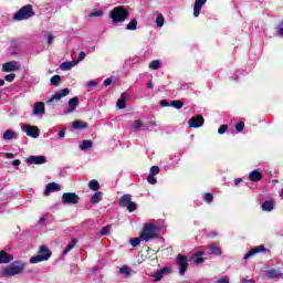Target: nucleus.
Listing matches in <instances>:
<instances>
[{
  "label": "nucleus",
  "mask_w": 283,
  "mask_h": 283,
  "mask_svg": "<svg viewBox=\"0 0 283 283\" xmlns=\"http://www.w3.org/2000/svg\"><path fill=\"white\" fill-rule=\"evenodd\" d=\"M158 67H160V61L155 60V61H151V62L149 63V69H150V70H158Z\"/></svg>",
  "instance_id": "nucleus-39"
},
{
  "label": "nucleus",
  "mask_w": 283,
  "mask_h": 283,
  "mask_svg": "<svg viewBox=\"0 0 283 283\" xmlns=\"http://www.w3.org/2000/svg\"><path fill=\"white\" fill-rule=\"evenodd\" d=\"M147 181L149 185H156V177L154 175H149Z\"/></svg>",
  "instance_id": "nucleus-52"
},
{
  "label": "nucleus",
  "mask_w": 283,
  "mask_h": 283,
  "mask_svg": "<svg viewBox=\"0 0 283 283\" xmlns=\"http://www.w3.org/2000/svg\"><path fill=\"white\" fill-rule=\"evenodd\" d=\"M249 179L252 181V182H260V180H262V172L260 170H252L250 174H249Z\"/></svg>",
  "instance_id": "nucleus-22"
},
{
  "label": "nucleus",
  "mask_w": 283,
  "mask_h": 283,
  "mask_svg": "<svg viewBox=\"0 0 283 283\" xmlns=\"http://www.w3.org/2000/svg\"><path fill=\"white\" fill-rule=\"evenodd\" d=\"M45 220H46L45 218H41L40 219V224H43V222H45Z\"/></svg>",
  "instance_id": "nucleus-64"
},
{
  "label": "nucleus",
  "mask_w": 283,
  "mask_h": 283,
  "mask_svg": "<svg viewBox=\"0 0 283 283\" xmlns=\"http://www.w3.org/2000/svg\"><path fill=\"white\" fill-rule=\"evenodd\" d=\"M23 269H25V266L22 263L18 265L6 266L0 271V277H14V275L23 273Z\"/></svg>",
  "instance_id": "nucleus-4"
},
{
  "label": "nucleus",
  "mask_w": 283,
  "mask_h": 283,
  "mask_svg": "<svg viewBox=\"0 0 283 283\" xmlns=\"http://www.w3.org/2000/svg\"><path fill=\"white\" fill-rule=\"evenodd\" d=\"M265 275L269 280H279V277H282V272H280L279 270L272 269V270H268L265 272Z\"/></svg>",
  "instance_id": "nucleus-20"
},
{
  "label": "nucleus",
  "mask_w": 283,
  "mask_h": 283,
  "mask_svg": "<svg viewBox=\"0 0 283 283\" xmlns=\"http://www.w3.org/2000/svg\"><path fill=\"white\" fill-rule=\"evenodd\" d=\"M214 283H230L229 282V276H221Z\"/></svg>",
  "instance_id": "nucleus-48"
},
{
  "label": "nucleus",
  "mask_w": 283,
  "mask_h": 283,
  "mask_svg": "<svg viewBox=\"0 0 283 283\" xmlns=\"http://www.w3.org/2000/svg\"><path fill=\"white\" fill-rule=\"evenodd\" d=\"M240 182H242V178H237V179L234 180L235 187H238V185H239Z\"/></svg>",
  "instance_id": "nucleus-61"
},
{
  "label": "nucleus",
  "mask_w": 283,
  "mask_h": 283,
  "mask_svg": "<svg viewBox=\"0 0 283 283\" xmlns=\"http://www.w3.org/2000/svg\"><path fill=\"white\" fill-rule=\"evenodd\" d=\"M119 207L128 209L129 213H134L138 206L132 201V195H124L119 199Z\"/></svg>",
  "instance_id": "nucleus-6"
},
{
  "label": "nucleus",
  "mask_w": 283,
  "mask_h": 283,
  "mask_svg": "<svg viewBox=\"0 0 283 283\" xmlns=\"http://www.w3.org/2000/svg\"><path fill=\"white\" fill-rule=\"evenodd\" d=\"M104 85H105V87H108V85H112V78H106L105 81H104Z\"/></svg>",
  "instance_id": "nucleus-58"
},
{
  "label": "nucleus",
  "mask_w": 283,
  "mask_h": 283,
  "mask_svg": "<svg viewBox=\"0 0 283 283\" xmlns=\"http://www.w3.org/2000/svg\"><path fill=\"white\" fill-rule=\"evenodd\" d=\"M57 137H59L60 140H63V138H65V130H60L57 133Z\"/></svg>",
  "instance_id": "nucleus-54"
},
{
  "label": "nucleus",
  "mask_w": 283,
  "mask_h": 283,
  "mask_svg": "<svg viewBox=\"0 0 283 283\" xmlns=\"http://www.w3.org/2000/svg\"><path fill=\"white\" fill-rule=\"evenodd\" d=\"M130 244L133 247H138V244H140V239H138V238L130 239Z\"/></svg>",
  "instance_id": "nucleus-50"
},
{
  "label": "nucleus",
  "mask_w": 283,
  "mask_h": 283,
  "mask_svg": "<svg viewBox=\"0 0 283 283\" xmlns=\"http://www.w3.org/2000/svg\"><path fill=\"white\" fill-rule=\"evenodd\" d=\"M150 125H151V127H156V125H158V124L156 123V120H150Z\"/></svg>",
  "instance_id": "nucleus-63"
},
{
  "label": "nucleus",
  "mask_w": 283,
  "mask_h": 283,
  "mask_svg": "<svg viewBox=\"0 0 283 283\" xmlns=\"http://www.w3.org/2000/svg\"><path fill=\"white\" fill-rule=\"evenodd\" d=\"M28 165H45L48 163V158L43 155L39 156H30L27 158Z\"/></svg>",
  "instance_id": "nucleus-11"
},
{
  "label": "nucleus",
  "mask_w": 283,
  "mask_h": 283,
  "mask_svg": "<svg viewBox=\"0 0 283 283\" xmlns=\"http://www.w3.org/2000/svg\"><path fill=\"white\" fill-rule=\"evenodd\" d=\"M81 198L76 192H64L62 195V205H78Z\"/></svg>",
  "instance_id": "nucleus-8"
},
{
  "label": "nucleus",
  "mask_w": 283,
  "mask_h": 283,
  "mask_svg": "<svg viewBox=\"0 0 283 283\" xmlns=\"http://www.w3.org/2000/svg\"><path fill=\"white\" fill-rule=\"evenodd\" d=\"M163 274L165 275L166 273H171V268H164L160 270Z\"/></svg>",
  "instance_id": "nucleus-57"
},
{
  "label": "nucleus",
  "mask_w": 283,
  "mask_h": 283,
  "mask_svg": "<svg viewBox=\"0 0 283 283\" xmlns=\"http://www.w3.org/2000/svg\"><path fill=\"white\" fill-rule=\"evenodd\" d=\"M203 199H205V201L206 202H209V203H211V202H213V195H211V193H206L205 196H203Z\"/></svg>",
  "instance_id": "nucleus-46"
},
{
  "label": "nucleus",
  "mask_w": 283,
  "mask_h": 283,
  "mask_svg": "<svg viewBox=\"0 0 283 283\" xmlns=\"http://www.w3.org/2000/svg\"><path fill=\"white\" fill-rule=\"evenodd\" d=\"M176 263L177 266H179V275H185V273H187V269L189 268V259L182 254H178Z\"/></svg>",
  "instance_id": "nucleus-7"
},
{
  "label": "nucleus",
  "mask_w": 283,
  "mask_h": 283,
  "mask_svg": "<svg viewBox=\"0 0 283 283\" xmlns=\"http://www.w3.org/2000/svg\"><path fill=\"white\" fill-rule=\"evenodd\" d=\"M34 17V10L32 9V4H27L22 7L14 15L15 21H25Z\"/></svg>",
  "instance_id": "nucleus-5"
},
{
  "label": "nucleus",
  "mask_w": 283,
  "mask_h": 283,
  "mask_svg": "<svg viewBox=\"0 0 283 283\" xmlns=\"http://www.w3.org/2000/svg\"><path fill=\"white\" fill-rule=\"evenodd\" d=\"M52 258V252L48 245H41L38 251V255L32 256L29 262L30 264H39V262H48Z\"/></svg>",
  "instance_id": "nucleus-1"
},
{
  "label": "nucleus",
  "mask_w": 283,
  "mask_h": 283,
  "mask_svg": "<svg viewBox=\"0 0 283 283\" xmlns=\"http://www.w3.org/2000/svg\"><path fill=\"white\" fill-rule=\"evenodd\" d=\"M191 262H193V264H202V262H205V259H202V252H198L196 254H193L190 258Z\"/></svg>",
  "instance_id": "nucleus-27"
},
{
  "label": "nucleus",
  "mask_w": 283,
  "mask_h": 283,
  "mask_svg": "<svg viewBox=\"0 0 283 283\" xmlns=\"http://www.w3.org/2000/svg\"><path fill=\"white\" fill-rule=\"evenodd\" d=\"M119 273L124 275V277H132V269H129L127 265L119 268Z\"/></svg>",
  "instance_id": "nucleus-30"
},
{
  "label": "nucleus",
  "mask_w": 283,
  "mask_h": 283,
  "mask_svg": "<svg viewBox=\"0 0 283 283\" xmlns=\"http://www.w3.org/2000/svg\"><path fill=\"white\" fill-rule=\"evenodd\" d=\"M207 3V0H196L193 6V17L198 19L200 12H202L203 6Z\"/></svg>",
  "instance_id": "nucleus-14"
},
{
  "label": "nucleus",
  "mask_w": 283,
  "mask_h": 283,
  "mask_svg": "<svg viewBox=\"0 0 283 283\" xmlns=\"http://www.w3.org/2000/svg\"><path fill=\"white\" fill-rule=\"evenodd\" d=\"M156 25H158V28H163V25H165V17L163 15V13H159L155 20Z\"/></svg>",
  "instance_id": "nucleus-34"
},
{
  "label": "nucleus",
  "mask_w": 283,
  "mask_h": 283,
  "mask_svg": "<svg viewBox=\"0 0 283 283\" xmlns=\"http://www.w3.org/2000/svg\"><path fill=\"white\" fill-rule=\"evenodd\" d=\"M88 187L92 191H98L101 189V184H98V180L93 179L88 182Z\"/></svg>",
  "instance_id": "nucleus-31"
},
{
  "label": "nucleus",
  "mask_w": 283,
  "mask_h": 283,
  "mask_svg": "<svg viewBox=\"0 0 283 283\" xmlns=\"http://www.w3.org/2000/svg\"><path fill=\"white\" fill-rule=\"evenodd\" d=\"M127 17H129V12L125 7H115L109 13L113 23H123L127 20Z\"/></svg>",
  "instance_id": "nucleus-2"
},
{
  "label": "nucleus",
  "mask_w": 283,
  "mask_h": 283,
  "mask_svg": "<svg viewBox=\"0 0 283 283\" xmlns=\"http://www.w3.org/2000/svg\"><path fill=\"white\" fill-rule=\"evenodd\" d=\"M184 106L185 104L182 103V101H172L170 103V107H175V109H182Z\"/></svg>",
  "instance_id": "nucleus-37"
},
{
  "label": "nucleus",
  "mask_w": 283,
  "mask_h": 283,
  "mask_svg": "<svg viewBox=\"0 0 283 283\" xmlns=\"http://www.w3.org/2000/svg\"><path fill=\"white\" fill-rule=\"evenodd\" d=\"M130 127L134 132H139L140 127H143V122L140 119H136Z\"/></svg>",
  "instance_id": "nucleus-35"
},
{
  "label": "nucleus",
  "mask_w": 283,
  "mask_h": 283,
  "mask_svg": "<svg viewBox=\"0 0 283 283\" xmlns=\"http://www.w3.org/2000/svg\"><path fill=\"white\" fill-rule=\"evenodd\" d=\"M241 282H243V283H255V280L242 277V279H241Z\"/></svg>",
  "instance_id": "nucleus-53"
},
{
  "label": "nucleus",
  "mask_w": 283,
  "mask_h": 283,
  "mask_svg": "<svg viewBox=\"0 0 283 283\" xmlns=\"http://www.w3.org/2000/svg\"><path fill=\"white\" fill-rule=\"evenodd\" d=\"M160 105H161V107H169V105H171V104H169V102H167V99H163L160 102Z\"/></svg>",
  "instance_id": "nucleus-55"
},
{
  "label": "nucleus",
  "mask_w": 283,
  "mask_h": 283,
  "mask_svg": "<svg viewBox=\"0 0 283 283\" xmlns=\"http://www.w3.org/2000/svg\"><path fill=\"white\" fill-rule=\"evenodd\" d=\"M85 56H87V54L84 51H82L80 52L78 57L75 61H77V63H81V61H83Z\"/></svg>",
  "instance_id": "nucleus-51"
},
{
  "label": "nucleus",
  "mask_w": 283,
  "mask_h": 283,
  "mask_svg": "<svg viewBox=\"0 0 283 283\" xmlns=\"http://www.w3.org/2000/svg\"><path fill=\"white\" fill-rule=\"evenodd\" d=\"M138 28V21L136 19L130 20V22L126 25V30H136Z\"/></svg>",
  "instance_id": "nucleus-36"
},
{
  "label": "nucleus",
  "mask_w": 283,
  "mask_h": 283,
  "mask_svg": "<svg viewBox=\"0 0 283 283\" xmlns=\"http://www.w3.org/2000/svg\"><path fill=\"white\" fill-rule=\"evenodd\" d=\"M78 64V61H71V62H64L60 65V70H72V67H76V65Z\"/></svg>",
  "instance_id": "nucleus-25"
},
{
  "label": "nucleus",
  "mask_w": 283,
  "mask_h": 283,
  "mask_svg": "<svg viewBox=\"0 0 283 283\" xmlns=\"http://www.w3.org/2000/svg\"><path fill=\"white\" fill-rule=\"evenodd\" d=\"M227 129H229V126L227 125H221L218 129V134L222 135L227 133Z\"/></svg>",
  "instance_id": "nucleus-47"
},
{
  "label": "nucleus",
  "mask_w": 283,
  "mask_h": 283,
  "mask_svg": "<svg viewBox=\"0 0 283 283\" xmlns=\"http://www.w3.org/2000/svg\"><path fill=\"white\" fill-rule=\"evenodd\" d=\"M126 103H127V93H123L116 104L118 109H125V107H127Z\"/></svg>",
  "instance_id": "nucleus-24"
},
{
  "label": "nucleus",
  "mask_w": 283,
  "mask_h": 283,
  "mask_svg": "<svg viewBox=\"0 0 283 283\" xmlns=\"http://www.w3.org/2000/svg\"><path fill=\"white\" fill-rule=\"evenodd\" d=\"M112 231V226H106L101 230V235H107Z\"/></svg>",
  "instance_id": "nucleus-45"
},
{
  "label": "nucleus",
  "mask_w": 283,
  "mask_h": 283,
  "mask_svg": "<svg viewBox=\"0 0 283 283\" xmlns=\"http://www.w3.org/2000/svg\"><path fill=\"white\" fill-rule=\"evenodd\" d=\"M93 143H92V140H83L82 142V144L80 145V149L82 150V151H85V149H92V147H93Z\"/></svg>",
  "instance_id": "nucleus-33"
},
{
  "label": "nucleus",
  "mask_w": 283,
  "mask_h": 283,
  "mask_svg": "<svg viewBox=\"0 0 283 283\" xmlns=\"http://www.w3.org/2000/svg\"><path fill=\"white\" fill-rule=\"evenodd\" d=\"M102 200H103V192L101 191L95 192L91 198L92 205H98V202H101Z\"/></svg>",
  "instance_id": "nucleus-29"
},
{
  "label": "nucleus",
  "mask_w": 283,
  "mask_h": 283,
  "mask_svg": "<svg viewBox=\"0 0 283 283\" xmlns=\"http://www.w3.org/2000/svg\"><path fill=\"white\" fill-rule=\"evenodd\" d=\"M188 125L192 129H198V127H202V125H205V117L202 116L191 117L188 122Z\"/></svg>",
  "instance_id": "nucleus-12"
},
{
  "label": "nucleus",
  "mask_w": 283,
  "mask_h": 283,
  "mask_svg": "<svg viewBox=\"0 0 283 283\" xmlns=\"http://www.w3.org/2000/svg\"><path fill=\"white\" fill-rule=\"evenodd\" d=\"M165 276V274L159 270L154 274V282H160V280Z\"/></svg>",
  "instance_id": "nucleus-40"
},
{
  "label": "nucleus",
  "mask_w": 283,
  "mask_h": 283,
  "mask_svg": "<svg viewBox=\"0 0 283 283\" xmlns=\"http://www.w3.org/2000/svg\"><path fill=\"white\" fill-rule=\"evenodd\" d=\"M14 78H17V74L14 73H11L4 76V81H7L8 83H12Z\"/></svg>",
  "instance_id": "nucleus-44"
},
{
  "label": "nucleus",
  "mask_w": 283,
  "mask_h": 283,
  "mask_svg": "<svg viewBox=\"0 0 283 283\" xmlns=\"http://www.w3.org/2000/svg\"><path fill=\"white\" fill-rule=\"evenodd\" d=\"M147 87H149V90L154 88V84L151 83V81L147 83Z\"/></svg>",
  "instance_id": "nucleus-62"
},
{
  "label": "nucleus",
  "mask_w": 283,
  "mask_h": 283,
  "mask_svg": "<svg viewBox=\"0 0 283 283\" xmlns=\"http://www.w3.org/2000/svg\"><path fill=\"white\" fill-rule=\"evenodd\" d=\"M262 211L271 212L275 209V201L266 200L261 205Z\"/></svg>",
  "instance_id": "nucleus-21"
},
{
  "label": "nucleus",
  "mask_w": 283,
  "mask_h": 283,
  "mask_svg": "<svg viewBox=\"0 0 283 283\" xmlns=\"http://www.w3.org/2000/svg\"><path fill=\"white\" fill-rule=\"evenodd\" d=\"M59 83H61V77L59 75H53L51 77V85H59Z\"/></svg>",
  "instance_id": "nucleus-42"
},
{
  "label": "nucleus",
  "mask_w": 283,
  "mask_h": 283,
  "mask_svg": "<svg viewBox=\"0 0 283 283\" xmlns=\"http://www.w3.org/2000/svg\"><path fill=\"white\" fill-rule=\"evenodd\" d=\"M21 129L27 134V136H30L31 138H39V127L25 124Z\"/></svg>",
  "instance_id": "nucleus-9"
},
{
  "label": "nucleus",
  "mask_w": 283,
  "mask_h": 283,
  "mask_svg": "<svg viewBox=\"0 0 283 283\" xmlns=\"http://www.w3.org/2000/svg\"><path fill=\"white\" fill-rule=\"evenodd\" d=\"M44 39H45L48 45H52V41L54 40V35L52 34V32H45L44 33Z\"/></svg>",
  "instance_id": "nucleus-38"
},
{
  "label": "nucleus",
  "mask_w": 283,
  "mask_h": 283,
  "mask_svg": "<svg viewBox=\"0 0 283 283\" xmlns=\"http://www.w3.org/2000/svg\"><path fill=\"white\" fill-rule=\"evenodd\" d=\"M262 251H266V248H264V245L252 249L243 256V260H249V258H253V255H258V253H262Z\"/></svg>",
  "instance_id": "nucleus-19"
},
{
  "label": "nucleus",
  "mask_w": 283,
  "mask_h": 283,
  "mask_svg": "<svg viewBox=\"0 0 283 283\" xmlns=\"http://www.w3.org/2000/svg\"><path fill=\"white\" fill-rule=\"evenodd\" d=\"M3 140H12V138H17V133L12 129H8L2 135Z\"/></svg>",
  "instance_id": "nucleus-28"
},
{
  "label": "nucleus",
  "mask_w": 283,
  "mask_h": 283,
  "mask_svg": "<svg viewBox=\"0 0 283 283\" xmlns=\"http://www.w3.org/2000/svg\"><path fill=\"white\" fill-rule=\"evenodd\" d=\"M76 107H78V97H72L69 101V108L64 111L65 114H73V112L76 111Z\"/></svg>",
  "instance_id": "nucleus-16"
},
{
  "label": "nucleus",
  "mask_w": 283,
  "mask_h": 283,
  "mask_svg": "<svg viewBox=\"0 0 283 283\" xmlns=\"http://www.w3.org/2000/svg\"><path fill=\"white\" fill-rule=\"evenodd\" d=\"M6 157L9 158V160H12V158H14V154L6 153Z\"/></svg>",
  "instance_id": "nucleus-60"
},
{
  "label": "nucleus",
  "mask_w": 283,
  "mask_h": 283,
  "mask_svg": "<svg viewBox=\"0 0 283 283\" xmlns=\"http://www.w3.org/2000/svg\"><path fill=\"white\" fill-rule=\"evenodd\" d=\"M73 129H87V123L81 122V120H75L73 123Z\"/></svg>",
  "instance_id": "nucleus-32"
},
{
  "label": "nucleus",
  "mask_w": 283,
  "mask_h": 283,
  "mask_svg": "<svg viewBox=\"0 0 283 283\" xmlns=\"http://www.w3.org/2000/svg\"><path fill=\"white\" fill-rule=\"evenodd\" d=\"M11 165H13V167H19V165H21V160L15 159L11 163Z\"/></svg>",
  "instance_id": "nucleus-59"
},
{
  "label": "nucleus",
  "mask_w": 283,
  "mask_h": 283,
  "mask_svg": "<svg viewBox=\"0 0 283 283\" xmlns=\"http://www.w3.org/2000/svg\"><path fill=\"white\" fill-rule=\"evenodd\" d=\"M88 17L92 19L94 17H103V11L94 9Z\"/></svg>",
  "instance_id": "nucleus-41"
},
{
  "label": "nucleus",
  "mask_w": 283,
  "mask_h": 283,
  "mask_svg": "<svg viewBox=\"0 0 283 283\" xmlns=\"http://www.w3.org/2000/svg\"><path fill=\"white\" fill-rule=\"evenodd\" d=\"M77 242H78V240L72 239L71 243L67 244L65 247V249L63 250L62 255H67V253H70L72 251V249H74V247H76Z\"/></svg>",
  "instance_id": "nucleus-26"
},
{
  "label": "nucleus",
  "mask_w": 283,
  "mask_h": 283,
  "mask_svg": "<svg viewBox=\"0 0 283 283\" xmlns=\"http://www.w3.org/2000/svg\"><path fill=\"white\" fill-rule=\"evenodd\" d=\"M45 114V103L36 102L33 104V116H43Z\"/></svg>",
  "instance_id": "nucleus-13"
},
{
  "label": "nucleus",
  "mask_w": 283,
  "mask_h": 283,
  "mask_svg": "<svg viewBox=\"0 0 283 283\" xmlns=\"http://www.w3.org/2000/svg\"><path fill=\"white\" fill-rule=\"evenodd\" d=\"M53 191H61V185L56 182H50L44 190V196H49Z\"/></svg>",
  "instance_id": "nucleus-18"
},
{
  "label": "nucleus",
  "mask_w": 283,
  "mask_h": 283,
  "mask_svg": "<svg viewBox=\"0 0 283 283\" xmlns=\"http://www.w3.org/2000/svg\"><path fill=\"white\" fill-rule=\"evenodd\" d=\"M3 72H17L19 70V62L17 61H11L7 62L2 66Z\"/></svg>",
  "instance_id": "nucleus-15"
},
{
  "label": "nucleus",
  "mask_w": 283,
  "mask_h": 283,
  "mask_svg": "<svg viewBox=\"0 0 283 283\" xmlns=\"http://www.w3.org/2000/svg\"><path fill=\"white\" fill-rule=\"evenodd\" d=\"M209 253L211 255H222V251L220 250V245L218 243H212L209 245Z\"/></svg>",
  "instance_id": "nucleus-23"
},
{
  "label": "nucleus",
  "mask_w": 283,
  "mask_h": 283,
  "mask_svg": "<svg viewBox=\"0 0 283 283\" xmlns=\"http://www.w3.org/2000/svg\"><path fill=\"white\" fill-rule=\"evenodd\" d=\"M160 174V168L158 166H153L150 168V176H158Z\"/></svg>",
  "instance_id": "nucleus-43"
},
{
  "label": "nucleus",
  "mask_w": 283,
  "mask_h": 283,
  "mask_svg": "<svg viewBox=\"0 0 283 283\" xmlns=\"http://www.w3.org/2000/svg\"><path fill=\"white\" fill-rule=\"evenodd\" d=\"M86 87H96V82H94V81L87 82Z\"/></svg>",
  "instance_id": "nucleus-56"
},
{
  "label": "nucleus",
  "mask_w": 283,
  "mask_h": 283,
  "mask_svg": "<svg viewBox=\"0 0 283 283\" xmlns=\"http://www.w3.org/2000/svg\"><path fill=\"white\" fill-rule=\"evenodd\" d=\"M237 132H244V123L240 122L235 125Z\"/></svg>",
  "instance_id": "nucleus-49"
},
{
  "label": "nucleus",
  "mask_w": 283,
  "mask_h": 283,
  "mask_svg": "<svg viewBox=\"0 0 283 283\" xmlns=\"http://www.w3.org/2000/svg\"><path fill=\"white\" fill-rule=\"evenodd\" d=\"M14 258L4 250L0 251V264H10Z\"/></svg>",
  "instance_id": "nucleus-17"
},
{
  "label": "nucleus",
  "mask_w": 283,
  "mask_h": 283,
  "mask_svg": "<svg viewBox=\"0 0 283 283\" xmlns=\"http://www.w3.org/2000/svg\"><path fill=\"white\" fill-rule=\"evenodd\" d=\"M70 94V88H63L56 92L46 103H59V101L65 98Z\"/></svg>",
  "instance_id": "nucleus-10"
},
{
  "label": "nucleus",
  "mask_w": 283,
  "mask_h": 283,
  "mask_svg": "<svg viewBox=\"0 0 283 283\" xmlns=\"http://www.w3.org/2000/svg\"><path fill=\"white\" fill-rule=\"evenodd\" d=\"M158 235V228L151 223H147L144 226V229L140 233V239L144 242H149V240H154Z\"/></svg>",
  "instance_id": "nucleus-3"
}]
</instances>
